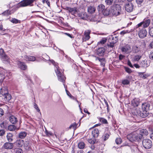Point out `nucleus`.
Wrapping results in <instances>:
<instances>
[{
  "label": "nucleus",
  "instance_id": "obj_1",
  "mask_svg": "<svg viewBox=\"0 0 153 153\" xmlns=\"http://www.w3.org/2000/svg\"><path fill=\"white\" fill-rule=\"evenodd\" d=\"M121 12V7L120 5L116 4L111 7V13L113 15L117 16L120 15Z\"/></svg>",
  "mask_w": 153,
  "mask_h": 153
},
{
  "label": "nucleus",
  "instance_id": "obj_2",
  "mask_svg": "<svg viewBox=\"0 0 153 153\" xmlns=\"http://www.w3.org/2000/svg\"><path fill=\"white\" fill-rule=\"evenodd\" d=\"M0 93L3 96V98L6 101L10 100L11 98L10 94L8 93V91L6 88H1Z\"/></svg>",
  "mask_w": 153,
  "mask_h": 153
},
{
  "label": "nucleus",
  "instance_id": "obj_3",
  "mask_svg": "<svg viewBox=\"0 0 153 153\" xmlns=\"http://www.w3.org/2000/svg\"><path fill=\"white\" fill-rule=\"evenodd\" d=\"M36 0H23L19 3V7H30L33 6V3Z\"/></svg>",
  "mask_w": 153,
  "mask_h": 153
},
{
  "label": "nucleus",
  "instance_id": "obj_4",
  "mask_svg": "<svg viewBox=\"0 0 153 153\" xmlns=\"http://www.w3.org/2000/svg\"><path fill=\"white\" fill-rule=\"evenodd\" d=\"M127 138L131 141H138L140 140L142 137V134H140L137 135L130 134L127 136Z\"/></svg>",
  "mask_w": 153,
  "mask_h": 153
},
{
  "label": "nucleus",
  "instance_id": "obj_5",
  "mask_svg": "<svg viewBox=\"0 0 153 153\" xmlns=\"http://www.w3.org/2000/svg\"><path fill=\"white\" fill-rule=\"evenodd\" d=\"M132 113L134 115L139 116L143 118H145L147 116V115L146 114L143 113V111H142L138 108L133 110Z\"/></svg>",
  "mask_w": 153,
  "mask_h": 153
},
{
  "label": "nucleus",
  "instance_id": "obj_6",
  "mask_svg": "<svg viewBox=\"0 0 153 153\" xmlns=\"http://www.w3.org/2000/svg\"><path fill=\"white\" fill-rule=\"evenodd\" d=\"M143 146L146 149H148L151 148L152 146V142L150 140L145 139L142 142Z\"/></svg>",
  "mask_w": 153,
  "mask_h": 153
},
{
  "label": "nucleus",
  "instance_id": "obj_7",
  "mask_svg": "<svg viewBox=\"0 0 153 153\" xmlns=\"http://www.w3.org/2000/svg\"><path fill=\"white\" fill-rule=\"evenodd\" d=\"M66 10L72 15L75 16H77L78 13L79 12L77 8L76 7L73 8L67 7Z\"/></svg>",
  "mask_w": 153,
  "mask_h": 153
},
{
  "label": "nucleus",
  "instance_id": "obj_8",
  "mask_svg": "<svg viewBox=\"0 0 153 153\" xmlns=\"http://www.w3.org/2000/svg\"><path fill=\"white\" fill-rule=\"evenodd\" d=\"M150 107V103L149 102H145L142 104L141 107L143 111V112L146 114L147 116L149 115V113L147 112L148 111Z\"/></svg>",
  "mask_w": 153,
  "mask_h": 153
},
{
  "label": "nucleus",
  "instance_id": "obj_9",
  "mask_svg": "<svg viewBox=\"0 0 153 153\" xmlns=\"http://www.w3.org/2000/svg\"><path fill=\"white\" fill-rule=\"evenodd\" d=\"M120 50L122 52L129 53L131 51V48L128 44H126L120 48Z\"/></svg>",
  "mask_w": 153,
  "mask_h": 153
},
{
  "label": "nucleus",
  "instance_id": "obj_10",
  "mask_svg": "<svg viewBox=\"0 0 153 153\" xmlns=\"http://www.w3.org/2000/svg\"><path fill=\"white\" fill-rule=\"evenodd\" d=\"M56 72L58 76V80L64 83L66 79L65 77L62 75L58 69H57V71H56Z\"/></svg>",
  "mask_w": 153,
  "mask_h": 153
},
{
  "label": "nucleus",
  "instance_id": "obj_11",
  "mask_svg": "<svg viewBox=\"0 0 153 153\" xmlns=\"http://www.w3.org/2000/svg\"><path fill=\"white\" fill-rule=\"evenodd\" d=\"M0 56L2 60L8 61L9 58L7 55L5 54L4 50L2 48L0 49Z\"/></svg>",
  "mask_w": 153,
  "mask_h": 153
},
{
  "label": "nucleus",
  "instance_id": "obj_12",
  "mask_svg": "<svg viewBox=\"0 0 153 153\" xmlns=\"http://www.w3.org/2000/svg\"><path fill=\"white\" fill-rule=\"evenodd\" d=\"M138 34L140 38L142 39L146 36L147 32L144 28H142L140 29Z\"/></svg>",
  "mask_w": 153,
  "mask_h": 153
},
{
  "label": "nucleus",
  "instance_id": "obj_13",
  "mask_svg": "<svg viewBox=\"0 0 153 153\" xmlns=\"http://www.w3.org/2000/svg\"><path fill=\"white\" fill-rule=\"evenodd\" d=\"M150 23V20L149 19L146 20L138 24L137 25V27H139L143 26V28L149 26Z\"/></svg>",
  "mask_w": 153,
  "mask_h": 153
},
{
  "label": "nucleus",
  "instance_id": "obj_14",
  "mask_svg": "<svg viewBox=\"0 0 153 153\" xmlns=\"http://www.w3.org/2000/svg\"><path fill=\"white\" fill-rule=\"evenodd\" d=\"M105 49L103 47L98 48L96 52V54L99 56H103L105 55Z\"/></svg>",
  "mask_w": 153,
  "mask_h": 153
},
{
  "label": "nucleus",
  "instance_id": "obj_15",
  "mask_svg": "<svg viewBox=\"0 0 153 153\" xmlns=\"http://www.w3.org/2000/svg\"><path fill=\"white\" fill-rule=\"evenodd\" d=\"M134 5L132 3L130 2L126 4L125 8L126 10L128 12H130L132 11L133 9Z\"/></svg>",
  "mask_w": 153,
  "mask_h": 153
},
{
  "label": "nucleus",
  "instance_id": "obj_16",
  "mask_svg": "<svg viewBox=\"0 0 153 153\" xmlns=\"http://www.w3.org/2000/svg\"><path fill=\"white\" fill-rule=\"evenodd\" d=\"M13 147V143L9 142L5 143L3 146V148L6 149H11Z\"/></svg>",
  "mask_w": 153,
  "mask_h": 153
},
{
  "label": "nucleus",
  "instance_id": "obj_17",
  "mask_svg": "<svg viewBox=\"0 0 153 153\" xmlns=\"http://www.w3.org/2000/svg\"><path fill=\"white\" fill-rule=\"evenodd\" d=\"M91 33V31L89 30H88L85 31L84 33V37L83 39V41H86L88 40L90 38V34Z\"/></svg>",
  "mask_w": 153,
  "mask_h": 153
},
{
  "label": "nucleus",
  "instance_id": "obj_18",
  "mask_svg": "<svg viewBox=\"0 0 153 153\" xmlns=\"http://www.w3.org/2000/svg\"><path fill=\"white\" fill-rule=\"evenodd\" d=\"M77 16H79L83 20H86L88 17L86 12H82L80 13H78Z\"/></svg>",
  "mask_w": 153,
  "mask_h": 153
},
{
  "label": "nucleus",
  "instance_id": "obj_19",
  "mask_svg": "<svg viewBox=\"0 0 153 153\" xmlns=\"http://www.w3.org/2000/svg\"><path fill=\"white\" fill-rule=\"evenodd\" d=\"M18 65L19 67L22 70H25L27 68V66L24 62L20 61H18Z\"/></svg>",
  "mask_w": 153,
  "mask_h": 153
},
{
  "label": "nucleus",
  "instance_id": "obj_20",
  "mask_svg": "<svg viewBox=\"0 0 153 153\" xmlns=\"http://www.w3.org/2000/svg\"><path fill=\"white\" fill-rule=\"evenodd\" d=\"M24 58L25 60L30 61H34L36 60V57L33 56L25 55Z\"/></svg>",
  "mask_w": 153,
  "mask_h": 153
},
{
  "label": "nucleus",
  "instance_id": "obj_21",
  "mask_svg": "<svg viewBox=\"0 0 153 153\" xmlns=\"http://www.w3.org/2000/svg\"><path fill=\"white\" fill-rule=\"evenodd\" d=\"M92 135L94 138H96L99 135V132L98 129L97 128L94 129L92 132Z\"/></svg>",
  "mask_w": 153,
  "mask_h": 153
},
{
  "label": "nucleus",
  "instance_id": "obj_22",
  "mask_svg": "<svg viewBox=\"0 0 153 153\" xmlns=\"http://www.w3.org/2000/svg\"><path fill=\"white\" fill-rule=\"evenodd\" d=\"M140 103V101L138 99L135 98L131 101V103L134 107H137L138 106Z\"/></svg>",
  "mask_w": 153,
  "mask_h": 153
},
{
  "label": "nucleus",
  "instance_id": "obj_23",
  "mask_svg": "<svg viewBox=\"0 0 153 153\" xmlns=\"http://www.w3.org/2000/svg\"><path fill=\"white\" fill-rule=\"evenodd\" d=\"M24 141L22 140H17L15 142V143L19 147H22L24 144Z\"/></svg>",
  "mask_w": 153,
  "mask_h": 153
},
{
  "label": "nucleus",
  "instance_id": "obj_24",
  "mask_svg": "<svg viewBox=\"0 0 153 153\" xmlns=\"http://www.w3.org/2000/svg\"><path fill=\"white\" fill-rule=\"evenodd\" d=\"M95 10V8L93 6H89L88 7V13L91 14L94 13Z\"/></svg>",
  "mask_w": 153,
  "mask_h": 153
},
{
  "label": "nucleus",
  "instance_id": "obj_25",
  "mask_svg": "<svg viewBox=\"0 0 153 153\" xmlns=\"http://www.w3.org/2000/svg\"><path fill=\"white\" fill-rule=\"evenodd\" d=\"M9 120L13 124H15L17 121V118L15 117L12 116L9 117Z\"/></svg>",
  "mask_w": 153,
  "mask_h": 153
},
{
  "label": "nucleus",
  "instance_id": "obj_26",
  "mask_svg": "<svg viewBox=\"0 0 153 153\" xmlns=\"http://www.w3.org/2000/svg\"><path fill=\"white\" fill-rule=\"evenodd\" d=\"M102 12L104 15L107 16L112 14L111 13V9L110 10L109 9H105Z\"/></svg>",
  "mask_w": 153,
  "mask_h": 153
},
{
  "label": "nucleus",
  "instance_id": "obj_27",
  "mask_svg": "<svg viewBox=\"0 0 153 153\" xmlns=\"http://www.w3.org/2000/svg\"><path fill=\"white\" fill-rule=\"evenodd\" d=\"M13 135L10 133H8L7 135V138L8 142H10L13 141Z\"/></svg>",
  "mask_w": 153,
  "mask_h": 153
},
{
  "label": "nucleus",
  "instance_id": "obj_28",
  "mask_svg": "<svg viewBox=\"0 0 153 153\" xmlns=\"http://www.w3.org/2000/svg\"><path fill=\"white\" fill-rule=\"evenodd\" d=\"M85 146L84 143L83 142H80L78 143V148L80 149H84Z\"/></svg>",
  "mask_w": 153,
  "mask_h": 153
},
{
  "label": "nucleus",
  "instance_id": "obj_29",
  "mask_svg": "<svg viewBox=\"0 0 153 153\" xmlns=\"http://www.w3.org/2000/svg\"><path fill=\"white\" fill-rule=\"evenodd\" d=\"M140 65L143 67L146 68L149 66L146 60H143L141 61L140 64Z\"/></svg>",
  "mask_w": 153,
  "mask_h": 153
},
{
  "label": "nucleus",
  "instance_id": "obj_30",
  "mask_svg": "<svg viewBox=\"0 0 153 153\" xmlns=\"http://www.w3.org/2000/svg\"><path fill=\"white\" fill-rule=\"evenodd\" d=\"M148 134V132L146 129H142L140 130V134H142V137L143 135H146Z\"/></svg>",
  "mask_w": 153,
  "mask_h": 153
},
{
  "label": "nucleus",
  "instance_id": "obj_31",
  "mask_svg": "<svg viewBox=\"0 0 153 153\" xmlns=\"http://www.w3.org/2000/svg\"><path fill=\"white\" fill-rule=\"evenodd\" d=\"M110 133L108 132L107 133H105L102 136V138L104 141L107 140L109 137Z\"/></svg>",
  "mask_w": 153,
  "mask_h": 153
},
{
  "label": "nucleus",
  "instance_id": "obj_32",
  "mask_svg": "<svg viewBox=\"0 0 153 153\" xmlns=\"http://www.w3.org/2000/svg\"><path fill=\"white\" fill-rule=\"evenodd\" d=\"M99 61L100 62V65L101 66L105 67L106 61L104 58H100Z\"/></svg>",
  "mask_w": 153,
  "mask_h": 153
},
{
  "label": "nucleus",
  "instance_id": "obj_33",
  "mask_svg": "<svg viewBox=\"0 0 153 153\" xmlns=\"http://www.w3.org/2000/svg\"><path fill=\"white\" fill-rule=\"evenodd\" d=\"M111 39L112 40L111 41L114 43H116L118 41V37L114 35L113 36H112L111 37Z\"/></svg>",
  "mask_w": 153,
  "mask_h": 153
},
{
  "label": "nucleus",
  "instance_id": "obj_34",
  "mask_svg": "<svg viewBox=\"0 0 153 153\" xmlns=\"http://www.w3.org/2000/svg\"><path fill=\"white\" fill-rule=\"evenodd\" d=\"M88 2H84L79 6V7L81 9H85L87 6Z\"/></svg>",
  "mask_w": 153,
  "mask_h": 153
},
{
  "label": "nucleus",
  "instance_id": "obj_35",
  "mask_svg": "<svg viewBox=\"0 0 153 153\" xmlns=\"http://www.w3.org/2000/svg\"><path fill=\"white\" fill-rule=\"evenodd\" d=\"M8 129L10 131H13L15 130L16 127L13 125H10L8 127Z\"/></svg>",
  "mask_w": 153,
  "mask_h": 153
},
{
  "label": "nucleus",
  "instance_id": "obj_36",
  "mask_svg": "<svg viewBox=\"0 0 153 153\" xmlns=\"http://www.w3.org/2000/svg\"><path fill=\"white\" fill-rule=\"evenodd\" d=\"M142 56L140 55H135L133 59L134 60V61H138L141 58Z\"/></svg>",
  "mask_w": 153,
  "mask_h": 153
},
{
  "label": "nucleus",
  "instance_id": "obj_37",
  "mask_svg": "<svg viewBox=\"0 0 153 153\" xmlns=\"http://www.w3.org/2000/svg\"><path fill=\"white\" fill-rule=\"evenodd\" d=\"M26 135V133L25 132H20L19 134V137L21 138H23Z\"/></svg>",
  "mask_w": 153,
  "mask_h": 153
},
{
  "label": "nucleus",
  "instance_id": "obj_38",
  "mask_svg": "<svg viewBox=\"0 0 153 153\" xmlns=\"http://www.w3.org/2000/svg\"><path fill=\"white\" fill-rule=\"evenodd\" d=\"M99 11H102V12L105 10V6L102 4H101L98 6Z\"/></svg>",
  "mask_w": 153,
  "mask_h": 153
},
{
  "label": "nucleus",
  "instance_id": "obj_39",
  "mask_svg": "<svg viewBox=\"0 0 153 153\" xmlns=\"http://www.w3.org/2000/svg\"><path fill=\"white\" fill-rule=\"evenodd\" d=\"M149 33L150 36L153 37V27L149 28Z\"/></svg>",
  "mask_w": 153,
  "mask_h": 153
},
{
  "label": "nucleus",
  "instance_id": "obj_40",
  "mask_svg": "<svg viewBox=\"0 0 153 153\" xmlns=\"http://www.w3.org/2000/svg\"><path fill=\"white\" fill-rule=\"evenodd\" d=\"M105 3L107 5H110L113 3V0H105Z\"/></svg>",
  "mask_w": 153,
  "mask_h": 153
},
{
  "label": "nucleus",
  "instance_id": "obj_41",
  "mask_svg": "<svg viewBox=\"0 0 153 153\" xmlns=\"http://www.w3.org/2000/svg\"><path fill=\"white\" fill-rule=\"evenodd\" d=\"M10 14V11L8 10H6L2 13V14L4 16H8Z\"/></svg>",
  "mask_w": 153,
  "mask_h": 153
},
{
  "label": "nucleus",
  "instance_id": "obj_42",
  "mask_svg": "<svg viewBox=\"0 0 153 153\" xmlns=\"http://www.w3.org/2000/svg\"><path fill=\"white\" fill-rule=\"evenodd\" d=\"M16 153H23V151L21 149L16 148L15 149Z\"/></svg>",
  "mask_w": 153,
  "mask_h": 153
},
{
  "label": "nucleus",
  "instance_id": "obj_43",
  "mask_svg": "<svg viewBox=\"0 0 153 153\" xmlns=\"http://www.w3.org/2000/svg\"><path fill=\"white\" fill-rule=\"evenodd\" d=\"M5 78V76L4 74L0 73V83H1Z\"/></svg>",
  "mask_w": 153,
  "mask_h": 153
},
{
  "label": "nucleus",
  "instance_id": "obj_44",
  "mask_svg": "<svg viewBox=\"0 0 153 153\" xmlns=\"http://www.w3.org/2000/svg\"><path fill=\"white\" fill-rule=\"evenodd\" d=\"M11 22L13 23L17 24L20 23V21L16 19H13L11 20Z\"/></svg>",
  "mask_w": 153,
  "mask_h": 153
},
{
  "label": "nucleus",
  "instance_id": "obj_45",
  "mask_svg": "<svg viewBox=\"0 0 153 153\" xmlns=\"http://www.w3.org/2000/svg\"><path fill=\"white\" fill-rule=\"evenodd\" d=\"M115 142L117 144H120L122 142V140L120 138H118L116 139Z\"/></svg>",
  "mask_w": 153,
  "mask_h": 153
},
{
  "label": "nucleus",
  "instance_id": "obj_46",
  "mask_svg": "<svg viewBox=\"0 0 153 153\" xmlns=\"http://www.w3.org/2000/svg\"><path fill=\"white\" fill-rule=\"evenodd\" d=\"M63 85L65 87V91H66V93H67V95L68 96H69V97H71V98H73V99H74V97L71 95V94L67 90V89L65 86L64 84Z\"/></svg>",
  "mask_w": 153,
  "mask_h": 153
},
{
  "label": "nucleus",
  "instance_id": "obj_47",
  "mask_svg": "<svg viewBox=\"0 0 153 153\" xmlns=\"http://www.w3.org/2000/svg\"><path fill=\"white\" fill-rule=\"evenodd\" d=\"M130 83L129 81L127 79H124L122 81V83L124 85L128 84Z\"/></svg>",
  "mask_w": 153,
  "mask_h": 153
},
{
  "label": "nucleus",
  "instance_id": "obj_48",
  "mask_svg": "<svg viewBox=\"0 0 153 153\" xmlns=\"http://www.w3.org/2000/svg\"><path fill=\"white\" fill-rule=\"evenodd\" d=\"M139 75L140 77L143 79H146V75H144L143 73H139Z\"/></svg>",
  "mask_w": 153,
  "mask_h": 153
},
{
  "label": "nucleus",
  "instance_id": "obj_49",
  "mask_svg": "<svg viewBox=\"0 0 153 153\" xmlns=\"http://www.w3.org/2000/svg\"><path fill=\"white\" fill-rule=\"evenodd\" d=\"M114 43L111 41L108 44V48H113L114 47Z\"/></svg>",
  "mask_w": 153,
  "mask_h": 153
},
{
  "label": "nucleus",
  "instance_id": "obj_50",
  "mask_svg": "<svg viewBox=\"0 0 153 153\" xmlns=\"http://www.w3.org/2000/svg\"><path fill=\"white\" fill-rule=\"evenodd\" d=\"M100 121L102 123H103L107 124L108 123V122L107 120L102 118H101L100 119Z\"/></svg>",
  "mask_w": 153,
  "mask_h": 153
},
{
  "label": "nucleus",
  "instance_id": "obj_51",
  "mask_svg": "<svg viewBox=\"0 0 153 153\" xmlns=\"http://www.w3.org/2000/svg\"><path fill=\"white\" fill-rule=\"evenodd\" d=\"M76 126L77 125L76 123H74L72 124L71 125L69 126V128H73V129H75L76 128Z\"/></svg>",
  "mask_w": 153,
  "mask_h": 153
},
{
  "label": "nucleus",
  "instance_id": "obj_52",
  "mask_svg": "<svg viewBox=\"0 0 153 153\" xmlns=\"http://www.w3.org/2000/svg\"><path fill=\"white\" fill-rule=\"evenodd\" d=\"M106 41V39L105 38H103L102 40L100 42V43L102 44H104Z\"/></svg>",
  "mask_w": 153,
  "mask_h": 153
},
{
  "label": "nucleus",
  "instance_id": "obj_53",
  "mask_svg": "<svg viewBox=\"0 0 153 153\" xmlns=\"http://www.w3.org/2000/svg\"><path fill=\"white\" fill-rule=\"evenodd\" d=\"M95 140H92L91 139H89L88 140V142L90 144H94L95 143Z\"/></svg>",
  "mask_w": 153,
  "mask_h": 153
},
{
  "label": "nucleus",
  "instance_id": "obj_54",
  "mask_svg": "<svg viewBox=\"0 0 153 153\" xmlns=\"http://www.w3.org/2000/svg\"><path fill=\"white\" fill-rule=\"evenodd\" d=\"M143 0H136V2L138 5H140L143 2ZM139 6V5H138Z\"/></svg>",
  "mask_w": 153,
  "mask_h": 153
},
{
  "label": "nucleus",
  "instance_id": "obj_55",
  "mask_svg": "<svg viewBox=\"0 0 153 153\" xmlns=\"http://www.w3.org/2000/svg\"><path fill=\"white\" fill-rule=\"evenodd\" d=\"M125 70L126 72L129 74L131 73V72H132L131 69L129 68H126Z\"/></svg>",
  "mask_w": 153,
  "mask_h": 153
},
{
  "label": "nucleus",
  "instance_id": "obj_56",
  "mask_svg": "<svg viewBox=\"0 0 153 153\" xmlns=\"http://www.w3.org/2000/svg\"><path fill=\"white\" fill-rule=\"evenodd\" d=\"M34 106L35 108L37 110L38 112H39L40 111V110L38 106L35 103L34 104Z\"/></svg>",
  "mask_w": 153,
  "mask_h": 153
},
{
  "label": "nucleus",
  "instance_id": "obj_57",
  "mask_svg": "<svg viewBox=\"0 0 153 153\" xmlns=\"http://www.w3.org/2000/svg\"><path fill=\"white\" fill-rule=\"evenodd\" d=\"M5 132L4 130H0V136H2L5 134Z\"/></svg>",
  "mask_w": 153,
  "mask_h": 153
},
{
  "label": "nucleus",
  "instance_id": "obj_58",
  "mask_svg": "<svg viewBox=\"0 0 153 153\" xmlns=\"http://www.w3.org/2000/svg\"><path fill=\"white\" fill-rule=\"evenodd\" d=\"M6 124L4 122H2L0 124V126L1 127L3 128H4L6 127V126H5Z\"/></svg>",
  "mask_w": 153,
  "mask_h": 153
},
{
  "label": "nucleus",
  "instance_id": "obj_59",
  "mask_svg": "<svg viewBox=\"0 0 153 153\" xmlns=\"http://www.w3.org/2000/svg\"><path fill=\"white\" fill-rule=\"evenodd\" d=\"M4 114V111L1 108H0V117H1Z\"/></svg>",
  "mask_w": 153,
  "mask_h": 153
},
{
  "label": "nucleus",
  "instance_id": "obj_60",
  "mask_svg": "<svg viewBox=\"0 0 153 153\" xmlns=\"http://www.w3.org/2000/svg\"><path fill=\"white\" fill-rule=\"evenodd\" d=\"M149 57L150 59H153V51L150 52L149 54Z\"/></svg>",
  "mask_w": 153,
  "mask_h": 153
},
{
  "label": "nucleus",
  "instance_id": "obj_61",
  "mask_svg": "<svg viewBox=\"0 0 153 153\" xmlns=\"http://www.w3.org/2000/svg\"><path fill=\"white\" fill-rule=\"evenodd\" d=\"M43 3H45L48 6L50 5V2L48 0H44Z\"/></svg>",
  "mask_w": 153,
  "mask_h": 153
},
{
  "label": "nucleus",
  "instance_id": "obj_62",
  "mask_svg": "<svg viewBox=\"0 0 153 153\" xmlns=\"http://www.w3.org/2000/svg\"><path fill=\"white\" fill-rule=\"evenodd\" d=\"M128 64L130 67L131 68H133V66L132 65L131 62L129 60H128Z\"/></svg>",
  "mask_w": 153,
  "mask_h": 153
},
{
  "label": "nucleus",
  "instance_id": "obj_63",
  "mask_svg": "<svg viewBox=\"0 0 153 153\" xmlns=\"http://www.w3.org/2000/svg\"><path fill=\"white\" fill-rule=\"evenodd\" d=\"M124 56L122 54H120L119 56V59L120 60H121L124 57Z\"/></svg>",
  "mask_w": 153,
  "mask_h": 153
},
{
  "label": "nucleus",
  "instance_id": "obj_64",
  "mask_svg": "<svg viewBox=\"0 0 153 153\" xmlns=\"http://www.w3.org/2000/svg\"><path fill=\"white\" fill-rule=\"evenodd\" d=\"M149 129L151 131H153V125L150 126L149 127Z\"/></svg>",
  "mask_w": 153,
  "mask_h": 153
}]
</instances>
